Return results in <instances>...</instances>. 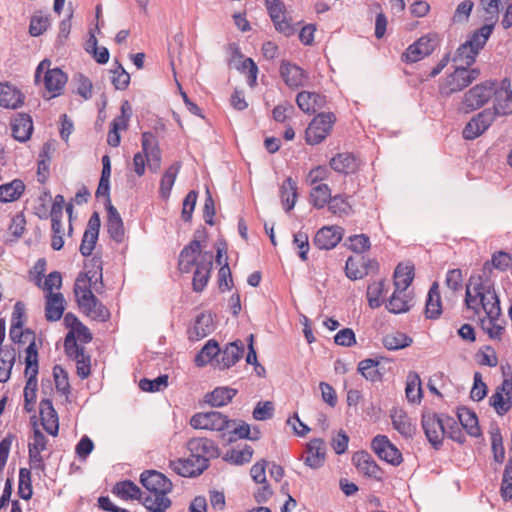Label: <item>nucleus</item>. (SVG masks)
<instances>
[{
    "mask_svg": "<svg viewBox=\"0 0 512 512\" xmlns=\"http://www.w3.org/2000/svg\"><path fill=\"white\" fill-rule=\"evenodd\" d=\"M442 313L441 296L439 285L434 282L428 292L426 300L425 315L428 319H438Z\"/></svg>",
    "mask_w": 512,
    "mask_h": 512,
    "instance_id": "f704fd0d",
    "label": "nucleus"
},
{
    "mask_svg": "<svg viewBox=\"0 0 512 512\" xmlns=\"http://www.w3.org/2000/svg\"><path fill=\"white\" fill-rule=\"evenodd\" d=\"M186 447L191 456L195 458H205L209 464L210 459L219 457V449L214 441L208 438L199 437L188 440Z\"/></svg>",
    "mask_w": 512,
    "mask_h": 512,
    "instance_id": "a211bd4d",
    "label": "nucleus"
},
{
    "mask_svg": "<svg viewBox=\"0 0 512 512\" xmlns=\"http://www.w3.org/2000/svg\"><path fill=\"white\" fill-rule=\"evenodd\" d=\"M489 404L499 416L505 415L512 408V400L497 391L490 396Z\"/></svg>",
    "mask_w": 512,
    "mask_h": 512,
    "instance_id": "bf43d9fd",
    "label": "nucleus"
},
{
    "mask_svg": "<svg viewBox=\"0 0 512 512\" xmlns=\"http://www.w3.org/2000/svg\"><path fill=\"white\" fill-rule=\"evenodd\" d=\"M392 424L403 437L412 438L416 434V425L413 424L407 414L402 410H395L391 414Z\"/></svg>",
    "mask_w": 512,
    "mask_h": 512,
    "instance_id": "c9c22d12",
    "label": "nucleus"
},
{
    "mask_svg": "<svg viewBox=\"0 0 512 512\" xmlns=\"http://www.w3.org/2000/svg\"><path fill=\"white\" fill-rule=\"evenodd\" d=\"M498 318L486 316L480 319L481 328L491 339H500L503 334L504 327L497 323Z\"/></svg>",
    "mask_w": 512,
    "mask_h": 512,
    "instance_id": "0e129e2a",
    "label": "nucleus"
},
{
    "mask_svg": "<svg viewBox=\"0 0 512 512\" xmlns=\"http://www.w3.org/2000/svg\"><path fill=\"white\" fill-rule=\"evenodd\" d=\"M328 210L332 214L336 215H348L350 214L352 207L349 204L347 197H344L343 195H335L331 196V198L328 201Z\"/></svg>",
    "mask_w": 512,
    "mask_h": 512,
    "instance_id": "052dcab7",
    "label": "nucleus"
},
{
    "mask_svg": "<svg viewBox=\"0 0 512 512\" xmlns=\"http://www.w3.org/2000/svg\"><path fill=\"white\" fill-rule=\"evenodd\" d=\"M220 354L219 343L215 339H210L202 347L195 357V364L198 367H203L210 363Z\"/></svg>",
    "mask_w": 512,
    "mask_h": 512,
    "instance_id": "c03bdc74",
    "label": "nucleus"
},
{
    "mask_svg": "<svg viewBox=\"0 0 512 512\" xmlns=\"http://www.w3.org/2000/svg\"><path fill=\"white\" fill-rule=\"evenodd\" d=\"M32 493L31 471L27 468H20L18 494L22 499L29 500Z\"/></svg>",
    "mask_w": 512,
    "mask_h": 512,
    "instance_id": "e2e57ef3",
    "label": "nucleus"
},
{
    "mask_svg": "<svg viewBox=\"0 0 512 512\" xmlns=\"http://www.w3.org/2000/svg\"><path fill=\"white\" fill-rule=\"evenodd\" d=\"M280 198L286 212L294 208L297 199V183L291 177L281 185Z\"/></svg>",
    "mask_w": 512,
    "mask_h": 512,
    "instance_id": "79ce46f5",
    "label": "nucleus"
},
{
    "mask_svg": "<svg viewBox=\"0 0 512 512\" xmlns=\"http://www.w3.org/2000/svg\"><path fill=\"white\" fill-rule=\"evenodd\" d=\"M330 167L342 174L356 172L359 167L358 159L351 153H339L330 160Z\"/></svg>",
    "mask_w": 512,
    "mask_h": 512,
    "instance_id": "2f4dec72",
    "label": "nucleus"
},
{
    "mask_svg": "<svg viewBox=\"0 0 512 512\" xmlns=\"http://www.w3.org/2000/svg\"><path fill=\"white\" fill-rule=\"evenodd\" d=\"M12 136L19 142H26L33 132V121L28 114H19L11 122Z\"/></svg>",
    "mask_w": 512,
    "mask_h": 512,
    "instance_id": "cd10ccee",
    "label": "nucleus"
},
{
    "mask_svg": "<svg viewBox=\"0 0 512 512\" xmlns=\"http://www.w3.org/2000/svg\"><path fill=\"white\" fill-rule=\"evenodd\" d=\"M82 276L76 278L74 293L79 308L90 318L97 321H107L110 317L109 310L99 301L87 285H81Z\"/></svg>",
    "mask_w": 512,
    "mask_h": 512,
    "instance_id": "7ed1b4c3",
    "label": "nucleus"
},
{
    "mask_svg": "<svg viewBox=\"0 0 512 512\" xmlns=\"http://www.w3.org/2000/svg\"><path fill=\"white\" fill-rule=\"evenodd\" d=\"M434 40L428 37H421L415 43L411 44L403 54V59L407 63H415L434 51Z\"/></svg>",
    "mask_w": 512,
    "mask_h": 512,
    "instance_id": "393cba45",
    "label": "nucleus"
},
{
    "mask_svg": "<svg viewBox=\"0 0 512 512\" xmlns=\"http://www.w3.org/2000/svg\"><path fill=\"white\" fill-rule=\"evenodd\" d=\"M181 163L175 162L167 168L160 181L159 194L163 200L170 197L171 190L180 171Z\"/></svg>",
    "mask_w": 512,
    "mask_h": 512,
    "instance_id": "ea45409f",
    "label": "nucleus"
},
{
    "mask_svg": "<svg viewBox=\"0 0 512 512\" xmlns=\"http://www.w3.org/2000/svg\"><path fill=\"white\" fill-rule=\"evenodd\" d=\"M493 31V25H483L479 29L475 30L469 38L466 40L467 47H472L475 51H477V54H479L480 50L484 48L486 45L489 37L491 36Z\"/></svg>",
    "mask_w": 512,
    "mask_h": 512,
    "instance_id": "de8ad7c7",
    "label": "nucleus"
},
{
    "mask_svg": "<svg viewBox=\"0 0 512 512\" xmlns=\"http://www.w3.org/2000/svg\"><path fill=\"white\" fill-rule=\"evenodd\" d=\"M457 417L462 428L472 437H480L482 435L478 417L476 413L466 407L458 409Z\"/></svg>",
    "mask_w": 512,
    "mask_h": 512,
    "instance_id": "72a5a7b5",
    "label": "nucleus"
},
{
    "mask_svg": "<svg viewBox=\"0 0 512 512\" xmlns=\"http://www.w3.org/2000/svg\"><path fill=\"white\" fill-rule=\"evenodd\" d=\"M480 76L478 68H466L458 66L440 84L439 93L443 97H449L453 93L460 92L472 84Z\"/></svg>",
    "mask_w": 512,
    "mask_h": 512,
    "instance_id": "20e7f679",
    "label": "nucleus"
},
{
    "mask_svg": "<svg viewBox=\"0 0 512 512\" xmlns=\"http://www.w3.org/2000/svg\"><path fill=\"white\" fill-rule=\"evenodd\" d=\"M25 184L21 179H14L11 182L0 185V202H14L23 195Z\"/></svg>",
    "mask_w": 512,
    "mask_h": 512,
    "instance_id": "e433bc0d",
    "label": "nucleus"
},
{
    "mask_svg": "<svg viewBox=\"0 0 512 512\" xmlns=\"http://www.w3.org/2000/svg\"><path fill=\"white\" fill-rule=\"evenodd\" d=\"M385 291V281L380 280L371 283L367 288V299L369 306L373 309L381 306L380 298Z\"/></svg>",
    "mask_w": 512,
    "mask_h": 512,
    "instance_id": "680f3d73",
    "label": "nucleus"
},
{
    "mask_svg": "<svg viewBox=\"0 0 512 512\" xmlns=\"http://www.w3.org/2000/svg\"><path fill=\"white\" fill-rule=\"evenodd\" d=\"M91 269H88L85 273H80L78 276H82L84 281L81 285H87L90 289L93 288L97 293L100 292V288L103 287L102 282V263L99 258H93L91 260Z\"/></svg>",
    "mask_w": 512,
    "mask_h": 512,
    "instance_id": "7c9ffc66",
    "label": "nucleus"
},
{
    "mask_svg": "<svg viewBox=\"0 0 512 512\" xmlns=\"http://www.w3.org/2000/svg\"><path fill=\"white\" fill-rule=\"evenodd\" d=\"M236 394V389L217 387L212 392L206 394L205 401L213 407H222L231 402Z\"/></svg>",
    "mask_w": 512,
    "mask_h": 512,
    "instance_id": "58836bf2",
    "label": "nucleus"
},
{
    "mask_svg": "<svg viewBox=\"0 0 512 512\" xmlns=\"http://www.w3.org/2000/svg\"><path fill=\"white\" fill-rule=\"evenodd\" d=\"M279 74L284 83L291 89L302 87L308 78L307 73L301 67L288 60L281 61Z\"/></svg>",
    "mask_w": 512,
    "mask_h": 512,
    "instance_id": "6ab92c4d",
    "label": "nucleus"
},
{
    "mask_svg": "<svg viewBox=\"0 0 512 512\" xmlns=\"http://www.w3.org/2000/svg\"><path fill=\"white\" fill-rule=\"evenodd\" d=\"M253 455V448L245 445L242 450L231 449L224 457V460L229 461L235 465H243L250 462Z\"/></svg>",
    "mask_w": 512,
    "mask_h": 512,
    "instance_id": "13d9d810",
    "label": "nucleus"
},
{
    "mask_svg": "<svg viewBox=\"0 0 512 512\" xmlns=\"http://www.w3.org/2000/svg\"><path fill=\"white\" fill-rule=\"evenodd\" d=\"M16 360V350L13 347H5V352L0 357V382L5 383L10 379L11 370Z\"/></svg>",
    "mask_w": 512,
    "mask_h": 512,
    "instance_id": "3c124183",
    "label": "nucleus"
},
{
    "mask_svg": "<svg viewBox=\"0 0 512 512\" xmlns=\"http://www.w3.org/2000/svg\"><path fill=\"white\" fill-rule=\"evenodd\" d=\"M140 483L145 488L144 507L149 512H166L172 501L168 494L173 489L172 481L156 470H146L140 475Z\"/></svg>",
    "mask_w": 512,
    "mask_h": 512,
    "instance_id": "f03ea898",
    "label": "nucleus"
},
{
    "mask_svg": "<svg viewBox=\"0 0 512 512\" xmlns=\"http://www.w3.org/2000/svg\"><path fill=\"white\" fill-rule=\"evenodd\" d=\"M371 447L380 459L393 466H398L403 461L402 453L385 435L374 437Z\"/></svg>",
    "mask_w": 512,
    "mask_h": 512,
    "instance_id": "4468645a",
    "label": "nucleus"
},
{
    "mask_svg": "<svg viewBox=\"0 0 512 512\" xmlns=\"http://www.w3.org/2000/svg\"><path fill=\"white\" fill-rule=\"evenodd\" d=\"M465 305L475 314L482 309L486 316L499 317L501 315L500 300L495 291L493 283L482 276L471 277L466 286Z\"/></svg>",
    "mask_w": 512,
    "mask_h": 512,
    "instance_id": "f257e3e1",
    "label": "nucleus"
},
{
    "mask_svg": "<svg viewBox=\"0 0 512 512\" xmlns=\"http://www.w3.org/2000/svg\"><path fill=\"white\" fill-rule=\"evenodd\" d=\"M446 414H438L431 411H424L421 418L422 428L428 442L436 450L443 445L446 427Z\"/></svg>",
    "mask_w": 512,
    "mask_h": 512,
    "instance_id": "39448f33",
    "label": "nucleus"
},
{
    "mask_svg": "<svg viewBox=\"0 0 512 512\" xmlns=\"http://www.w3.org/2000/svg\"><path fill=\"white\" fill-rule=\"evenodd\" d=\"M352 462L364 475L376 480L382 479V470L366 451H358L352 456Z\"/></svg>",
    "mask_w": 512,
    "mask_h": 512,
    "instance_id": "5701e85b",
    "label": "nucleus"
},
{
    "mask_svg": "<svg viewBox=\"0 0 512 512\" xmlns=\"http://www.w3.org/2000/svg\"><path fill=\"white\" fill-rule=\"evenodd\" d=\"M207 238L205 228H199L194 232V239L189 242L180 252L178 267L182 273H189L199 257L204 252L201 251V242Z\"/></svg>",
    "mask_w": 512,
    "mask_h": 512,
    "instance_id": "1a4fd4ad",
    "label": "nucleus"
},
{
    "mask_svg": "<svg viewBox=\"0 0 512 512\" xmlns=\"http://www.w3.org/2000/svg\"><path fill=\"white\" fill-rule=\"evenodd\" d=\"M414 278V267L399 264L394 272V286L398 291H406Z\"/></svg>",
    "mask_w": 512,
    "mask_h": 512,
    "instance_id": "37998d69",
    "label": "nucleus"
},
{
    "mask_svg": "<svg viewBox=\"0 0 512 512\" xmlns=\"http://www.w3.org/2000/svg\"><path fill=\"white\" fill-rule=\"evenodd\" d=\"M107 210V232L111 239L117 243L124 241L125 229L122 218L117 209L112 205L111 201L105 203Z\"/></svg>",
    "mask_w": 512,
    "mask_h": 512,
    "instance_id": "b1692460",
    "label": "nucleus"
},
{
    "mask_svg": "<svg viewBox=\"0 0 512 512\" xmlns=\"http://www.w3.org/2000/svg\"><path fill=\"white\" fill-rule=\"evenodd\" d=\"M406 397L409 402H419L422 397L421 380L417 373H409L406 384Z\"/></svg>",
    "mask_w": 512,
    "mask_h": 512,
    "instance_id": "5fc2aeb1",
    "label": "nucleus"
},
{
    "mask_svg": "<svg viewBox=\"0 0 512 512\" xmlns=\"http://www.w3.org/2000/svg\"><path fill=\"white\" fill-rule=\"evenodd\" d=\"M477 55V51L470 46L467 47V42L465 41L457 48L452 61L458 66L470 68L475 63Z\"/></svg>",
    "mask_w": 512,
    "mask_h": 512,
    "instance_id": "09e8293b",
    "label": "nucleus"
},
{
    "mask_svg": "<svg viewBox=\"0 0 512 512\" xmlns=\"http://www.w3.org/2000/svg\"><path fill=\"white\" fill-rule=\"evenodd\" d=\"M445 436L453 441L463 444L466 440L459 423L451 416H446Z\"/></svg>",
    "mask_w": 512,
    "mask_h": 512,
    "instance_id": "69168bd1",
    "label": "nucleus"
},
{
    "mask_svg": "<svg viewBox=\"0 0 512 512\" xmlns=\"http://www.w3.org/2000/svg\"><path fill=\"white\" fill-rule=\"evenodd\" d=\"M412 338L404 333L396 332L394 334H388L383 338V345L388 350H399L410 346Z\"/></svg>",
    "mask_w": 512,
    "mask_h": 512,
    "instance_id": "6e6d98bb",
    "label": "nucleus"
},
{
    "mask_svg": "<svg viewBox=\"0 0 512 512\" xmlns=\"http://www.w3.org/2000/svg\"><path fill=\"white\" fill-rule=\"evenodd\" d=\"M24 96L15 86L0 83V106L15 109L23 104Z\"/></svg>",
    "mask_w": 512,
    "mask_h": 512,
    "instance_id": "473e14b6",
    "label": "nucleus"
},
{
    "mask_svg": "<svg viewBox=\"0 0 512 512\" xmlns=\"http://www.w3.org/2000/svg\"><path fill=\"white\" fill-rule=\"evenodd\" d=\"M406 3L409 4L410 13L414 17H424L430 11V5L426 0H392L391 9L393 13H402L405 9Z\"/></svg>",
    "mask_w": 512,
    "mask_h": 512,
    "instance_id": "c756f323",
    "label": "nucleus"
},
{
    "mask_svg": "<svg viewBox=\"0 0 512 512\" xmlns=\"http://www.w3.org/2000/svg\"><path fill=\"white\" fill-rule=\"evenodd\" d=\"M500 494L504 501L512 499V457L508 460L503 472Z\"/></svg>",
    "mask_w": 512,
    "mask_h": 512,
    "instance_id": "338daca9",
    "label": "nucleus"
},
{
    "mask_svg": "<svg viewBox=\"0 0 512 512\" xmlns=\"http://www.w3.org/2000/svg\"><path fill=\"white\" fill-rule=\"evenodd\" d=\"M65 311V299L61 293H49L46 296L45 318L49 322L61 319Z\"/></svg>",
    "mask_w": 512,
    "mask_h": 512,
    "instance_id": "c85d7f7f",
    "label": "nucleus"
},
{
    "mask_svg": "<svg viewBox=\"0 0 512 512\" xmlns=\"http://www.w3.org/2000/svg\"><path fill=\"white\" fill-rule=\"evenodd\" d=\"M405 297L406 295L404 291H398L395 289L389 298L388 303L386 304L388 311L394 314H400L409 311L413 306L411 303L412 298L406 299Z\"/></svg>",
    "mask_w": 512,
    "mask_h": 512,
    "instance_id": "a18cd8bd",
    "label": "nucleus"
},
{
    "mask_svg": "<svg viewBox=\"0 0 512 512\" xmlns=\"http://www.w3.org/2000/svg\"><path fill=\"white\" fill-rule=\"evenodd\" d=\"M41 424L45 431L52 436H57L59 431V419L52 401L44 398L39 404Z\"/></svg>",
    "mask_w": 512,
    "mask_h": 512,
    "instance_id": "412c9836",
    "label": "nucleus"
},
{
    "mask_svg": "<svg viewBox=\"0 0 512 512\" xmlns=\"http://www.w3.org/2000/svg\"><path fill=\"white\" fill-rule=\"evenodd\" d=\"M232 421L218 411L196 413L190 419V425L195 429L223 431L230 428Z\"/></svg>",
    "mask_w": 512,
    "mask_h": 512,
    "instance_id": "9d476101",
    "label": "nucleus"
},
{
    "mask_svg": "<svg viewBox=\"0 0 512 512\" xmlns=\"http://www.w3.org/2000/svg\"><path fill=\"white\" fill-rule=\"evenodd\" d=\"M51 62L45 59L39 63L35 71V81L38 82L40 75L44 73V85L50 93V98L61 94L64 85L67 82V75L60 68L50 69Z\"/></svg>",
    "mask_w": 512,
    "mask_h": 512,
    "instance_id": "423d86ee",
    "label": "nucleus"
},
{
    "mask_svg": "<svg viewBox=\"0 0 512 512\" xmlns=\"http://www.w3.org/2000/svg\"><path fill=\"white\" fill-rule=\"evenodd\" d=\"M346 276L351 280L362 279L368 274V268L365 266V257H349L345 265Z\"/></svg>",
    "mask_w": 512,
    "mask_h": 512,
    "instance_id": "49530a36",
    "label": "nucleus"
},
{
    "mask_svg": "<svg viewBox=\"0 0 512 512\" xmlns=\"http://www.w3.org/2000/svg\"><path fill=\"white\" fill-rule=\"evenodd\" d=\"M379 362L374 359H364L358 364V371L368 381L377 382L382 379V373L379 371Z\"/></svg>",
    "mask_w": 512,
    "mask_h": 512,
    "instance_id": "603ef678",
    "label": "nucleus"
},
{
    "mask_svg": "<svg viewBox=\"0 0 512 512\" xmlns=\"http://www.w3.org/2000/svg\"><path fill=\"white\" fill-rule=\"evenodd\" d=\"M327 446L321 438H314L306 444V456L302 457L304 464L311 469H319L326 461Z\"/></svg>",
    "mask_w": 512,
    "mask_h": 512,
    "instance_id": "f3484780",
    "label": "nucleus"
},
{
    "mask_svg": "<svg viewBox=\"0 0 512 512\" xmlns=\"http://www.w3.org/2000/svg\"><path fill=\"white\" fill-rule=\"evenodd\" d=\"M493 116H507L512 114V89L509 78L502 79L499 83L493 81Z\"/></svg>",
    "mask_w": 512,
    "mask_h": 512,
    "instance_id": "6e6552de",
    "label": "nucleus"
},
{
    "mask_svg": "<svg viewBox=\"0 0 512 512\" xmlns=\"http://www.w3.org/2000/svg\"><path fill=\"white\" fill-rule=\"evenodd\" d=\"M495 117L493 116L491 109H484L477 115L471 118V120L465 125L462 135L466 140H474L481 136L494 122Z\"/></svg>",
    "mask_w": 512,
    "mask_h": 512,
    "instance_id": "2eb2a0df",
    "label": "nucleus"
},
{
    "mask_svg": "<svg viewBox=\"0 0 512 512\" xmlns=\"http://www.w3.org/2000/svg\"><path fill=\"white\" fill-rule=\"evenodd\" d=\"M493 94V80H486L470 88L463 97L466 111H474L483 107Z\"/></svg>",
    "mask_w": 512,
    "mask_h": 512,
    "instance_id": "9b49d317",
    "label": "nucleus"
},
{
    "mask_svg": "<svg viewBox=\"0 0 512 512\" xmlns=\"http://www.w3.org/2000/svg\"><path fill=\"white\" fill-rule=\"evenodd\" d=\"M111 73V82L115 89L125 90L130 83V74L117 60H115V68L111 70Z\"/></svg>",
    "mask_w": 512,
    "mask_h": 512,
    "instance_id": "4d7b16f0",
    "label": "nucleus"
},
{
    "mask_svg": "<svg viewBox=\"0 0 512 512\" xmlns=\"http://www.w3.org/2000/svg\"><path fill=\"white\" fill-rule=\"evenodd\" d=\"M113 493L117 494L124 500H139L144 505L145 494L135 483L130 480L116 483L113 488Z\"/></svg>",
    "mask_w": 512,
    "mask_h": 512,
    "instance_id": "4c0bfd02",
    "label": "nucleus"
},
{
    "mask_svg": "<svg viewBox=\"0 0 512 512\" xmlns=\"http://www.w3.org/2000/svg\"><path fill=\"white\" fill-rule=\"evenodd\" d=\"M335 121L334 113H319L313 118L305 131L306 142L310 145L321 143L331 132Z\"/></svg>",
    "mask_w": 512,
    "mask_h": 512,
    "instance_id": "0eeeda50",
    "label": "nucleus"
},
{
    "mask_svg": "<svg viewBox=\"0 0 512 512\" xmlns=\"http://www.w3.org/2000/svg\"><path fill=\"white\" fill-rule=\"evenodd\" d=\"M330 198L331 190L327 184H317L310 192V202L317 209L325 207Z\"/></svg>",
    "mask_w": 512,
    "mask_h": 512,
    "instance_id": "864d4df0",
    "label": "nucleus"
},
{
    "mask_svg": "<svg viewBox=\"0 0 512 512\" xmlns=\"http://www.w3.org/2000/svg\"><path fill=\"white\" fill-rule=\"evenodd\" d=\"M141 145L149 169L152 172H157L161 165V151L156 135L149 131L143 132Z\"/></svg>",
    "mask_w": 512,
    "mask_h": 512,
    "instance_id": "dca6fc26",
    "label": "nucleus"
},
{
    "mask_svg": "<svg viewBox=\"0 0 512 512\" xmlns=\"http://www.w3.org/2000/svg\"><path fill=\"white\" fill-rule=\"evenodd\" d=\"M196 269L192 279V288L194 292H202L210 279L211 270L213 267V254L210 251H205L199 257H196L194 264Z\"/></svg>",
    "mask_w": 512,
    "mask_h": 512,
    "instance_id": "ddd939ff",
    "label": "nucleus"
},
{
    "mask_svg": "<svg viewBox=\"0 0 512 512\" xmlns=\"http://www.w3.org/2000/svg\"><path fill=\"white\" fill-rule=\"evenodd\" d=\"M342 237V228L338 226H324L316 232L313 244L320 250H330L337 246Z\"/></svg>",
    "mask_w": 512,
    "mask_h": 512,
    "instance_id": "aec40b11",
    "label": "nucleus"
},
{
    "mask_svg": "<svg viewBox=\"0 0 512 512\" xmlns=\"http://www.w3.org/2000/svg\"><path fill=\"white\" fill-rule=\"evenodd\" d=\"M512 263L511 255L504 251H498L492 255L490 261H486L483 265V272L486 273L491 272L492 268H495L499 271H506Z\"/></svg>",
    "mask_w": 512,
    "mask_h": 512,
    "instance_id": "8fccbe9b",
    "label": "nucleus"
},
{
    "mask_svg": "<svg viewBox=\"0 0 512 512\" xmlns=\"http://www.w3.org/2000/svg\"><path fill=\"white\" fill-rule=\"evenodd\" d=\"M25 376L27 380L37 382L38 374V350L35 341H32L25 350Z\"/></svg>",
    "mask_w": 512,
    "mask_h": 512,
    "instance_id": "a19ab883",
    "label": "nucleus"
},
{
    "mask_svg": "<svg viewBox=\"0 0 512 512\" xmlns=\"http://www.w3.org/2000/svg\"><path fill=\"white\" fill-rule=\"evenodd\" d=\"M64 350L68 357L78 359L84 354V347L77 344L75 332L70 330L64 339Z\"/></svg>",
    "mask_w": 512,
    "mask_h": 512,
    "instance_id": "774afa93",
    "label": "nucleus"
},
{
    "mask_svg": "<svg viewBox=\"0 0 512 512\" xmlns=\"http://www.w3.org/2000/svg\"><path fill=\"white\" fill-rule=\"evenodd\" d=\"M326 97L316 92L302 91L296 96L298 107L308 114L315 113L326 105Z\"/></svg>",
    "mask_w": 512,
    "mask_h": 512,
    "instance_id": "bb28decb",
    "label": "nucleus"
},
{
    "mask_svg": "<svg viewBox=\"0 0 512 512\" xmlns=\"http://www.w3.org/2000/svg\"><path fill=\"white\" fill-rule=\"evenodd\" d=\"M244 353V345L241 340L228 343L223 350L220 349V358L216 359L219 369H229L234 366Z\"/></svg>",
    "mask_w": 512,
    "mask_h": 512,
    "instance_id": "4be33fe9",
    "label": "nucleus"
},
{
    "mask_svg": "<svg viewBox=\"0 0 512 512\" xmlns=\"http://www.w3.org/2000/svg\"><path fill=\"white\" fill-rule=\"evenodd\" d=\"M215 329L212 314L209 312H202L197 315L194 325L188 330L189 339L192 341H198Z\"/></svg>",
    "mask_w": 512,
    "mask_h": 512,
    "instance_id": "a878e982",
    "label": "nucleus"
},
{
    "mask_svg": "<svg viewBox=\"0 0 512 512\" xmlns=\"http://www.w3.org/2000/svg\"><path fill=\"white\" fill-rule=\"evenodd\" d=\"M169 468L182 477H197L207 468L208 463L205 458H195L189 455L188 458H178L169 461Z\"/></svg>",
    "mask_w": 512,
    "mask_h": 512,
    "instance_id": "f8f14e48",
    "label": "nucleus"
}]
</instances>
